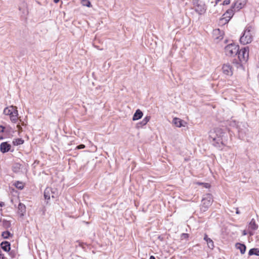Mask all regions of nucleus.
<instances>
[{"label": "nucleus", "instance_id": "1", "mask_svg": "<svg viewBox=\"0 0 259 259\" xmlns=\"http://www.w3.org/2000/svg\"><path fill=\"white\" fill-rule=\"evenodd\" d=\"M225 133L220 127H214L209 132L210 139L215 142V146L221 147V145H225L226 139L224 137Z\"/></svg>", "mask_w": 259, "mask_h": 259}, {"label": "nucleus", "instance_id": "2", "mask_svg": "<svg viewBox=\"0 0 259 259\" xmlns=\"http://www.w3.org/2000/svg\"><path fill=\"white\" fill-rule=\"evenodd\" d=\"M254 32L250 26L246 27L244 30L242 35L240 38V42L245 45L252 42L253 38Z\"/></svg>", "mask_w": 259, "mask_h": 259}, {"label": "nucleus", "instance_id": "3", "mask_svg": "<svg viewBox=\"0 0 259 259\" xmlns=\"http://www.w3.org/2000/svg\"><path fill=\"white\" fill-rule=\"evenodd\" d=\"M3 113L5 115L9 116L12 122L16 123L18 119V112L16 106L11 105L6 107Z\"/></svg>", "mask_w": 259, "mask_h": 259}, {"label": "nucleus", "instance_id": "4", "mask_svg": "<svg viewBox=\"0 0 259 259\" xmlns=\"http://www.w3.org/2000/svg\"><path fill=\"white\" fill-rule=\"evenodd\" d=\"M213 202V196L210 194H206L202 199L200 209L202 211H206Z\"/></svg>", "mask_w": 259, "mask_h": 259}, {"label": "nucleus", "instance_id": "5", "mask_svg": "<svg viewBox=\"0 0 259 259\" xmlns=\"http://www.w3.org/2000/svg\"><path fill=\"white\" fill-rule=\"evenodd\" d=\"M209 0H193L195 11L199 15L205 13L206 10V3Z\"/></svg>", "mask_w": 259, "mask_h": 259}, {"label": "nucleus", "instance_id": "6", "mask_svg": "<svg viewBox=\"0 0 259 259\" xmlns=\"http://www.w3.org/2000/svg\"><path fill=\"white\" fill-rule=\"evenodd\" d=\"M239 50V46L235 44H231L227 45L225 48V52L226 55L233 56L237 54Z\"/></svg>", "mask_w": 259, "mask_h": 259}, {"label": "nucleus", "instance_id": "7", "mask_svg": "<svg viewBox=\"0 0 259 259\" xmlns=\"http://www.w3.org/2000/svg\"><path fill=\"white\" fill-rule=\"evenodd\" d=\"M249 48L248 47H244L240 50H239L237 54L240 63H244L247 61L249 58Z\"/></svg>", "mask_w": 259, "mask_h": 259}, {"label": "nucleus", "instance_id": "8", "mask_svg": "<svg viewBox=\"0 0 259 259\" xmlns=\"http://www.w3.org/2000/svg\"><path fill=\"white\" fill-rule=\"evenodd\" d=\"M58 196V191L56 188H47L44 192V197L46 199L49 200L51 198H56Z\"/></svg>", "mask_w": 259, "mask_h": 259}, {"label": "nucleus", "instance_id": "9", "mask_svg": "<svg viewBox=\"0 0 259 259\" xmlns=\"http://www.w3.org/2000/svg\"><path fill=\"white\" fill-rule=\"evenodd\" d=\"M247 0H235L232 5V8L236 11H239L246 5Z\"/></svg>", "mask_w": 259, "mask_h": 259}, {"label": "nucleus", "instance_id": "10", "mask_svg": "<svg viewBox=\"0 0 259 259\" xmlns=\"http://www.w3.org/2000/svg\"><path fill=\"white\" fill-rule=\"evenodd\" d=\"M222 71L226 75L231 76L233 74V69L229 63L224 64L223 65Z\"/></svg>", "mask_w": 259, "mask_h": 259}, {"label": "nucleus", "instance_id": "11", "mask_svg": "<svg viewBox=\"0 0 259 259\" xmlns=\"http://www.w3.org/2000/svg\"><path fill=\"white\" fill-rule=\"evenodd\" d=\"M172 123L177 127H184L186 126L187 123L185 121L177 117H175L172 120Z\"/></svg>", "mask_w": 259, "mask_h": 259}, {"label": "nucleus", "instance_id": "12", "mask_svg": "<svg viewBox=\"0 0 259 259\" xmlns=\"http://www.w3.org/2000/svg\"><path fill=\"white\" fill-rule=\"evenodd\" d=\"M213 36L214 39H221L223 38V33L219 29H215L213 30Z\"/></svg>", "mask_w": 259, "mask_h": 259}, {"label": "nucleus", "instance_id": "13", "mask_svg": "<svg viewBox=\"0 0 259 259\" xmlns=\"http://www.w3.org/2000/svg\"><path fill=\"white\" fill-rule=\"evenodd\" d=\"M18 212L20 217H23L24 214L26 212V207L25 205L22 203H20L18 205Z\"/></svg>", "mask_w": 259, "mask_h": 259}, {"label": "nucleus", "instance_id": "14", "mask_svg": "<svg viewBox=\"0 0 259 259\" xmlns=\"http://www.w3.org/2000/svg\"><path fill=\"white\" fill-rule=\"evenodd\" d=\"M11 148V145L7 142L2 143L1 144V151L3 153H5L9 151Z\"/></svg>", "mask_w": 259, "mask_h": 259}, {"label": "nucleus", "instance_id": "15", "mask_svg": "<svg viewBox=\"0 0 259 259\" xmlns=\"http://www.w3.org/2000/svg\"><path fill=\"white\" fill-rule=\"evenodd\" d=\"M204 240L206 242L207 246L209 248L213 249L214 247L213 241L207 237L206 234L204 235Z\"/></svg>", "mask_w": 259, "mask_h": 259}, {"label": "nucleus", "instance_id": "16", "mask_svg": "<svg viewBox=\"0 0 259 259\" xmlns=\"http://www.w3.org/2000/svg\"><path fill=\"white\" fill-rule=\"evenodd\" d=\"M143 115V112L140 109H138L134 114L133 120L134 121L139 120L142 117Z\"/></svg>", "mask_w": 259, "mask_h": 259}, {"label": "nucleus", "instance_id": "17", "mask_svg": "<svg viewBox=\"0 0 259 259\" xmlns=\"http://www.w3.org/2000/svg\"><path fill=\"white\" fill-rule=\"evenodd\" d=\"M235 11H234V10L231 8V9L227 10L223 16L230 20L233 16Z\"/></svg>", "mask_w": 259, "mask_h": 259}, {"label": "nucleus", "instance_id": "18", "mask_svg": "<svg viewBox=\"0 0 259 259\" xmlns=\"http://www.w3.org/2000/svg\"><path fill=\"white\" fill-rule=\"evenodd\" d=\"M248 228L251 231L256 230L258 228V225L256 224L253 219H252L249 223Z\"/></svg>", "mask_w": 259, "mask_h": 259}, {"label": "nucleus", "instance_id": "19", "mask_svg": "<svg viewBox=\"0 0 259 259\" xmlns=\"http://www.w3.org/2000/svg\"><path fill=\"white\" fill-rule=\"evenodd\" d=\"M236 247L237 249H239L240 252L242 254H244L246 250V246L245 245L241 244V243H237L236 244Z\"/></svg>", "mask_w": 259, "mask_h": 259}, {"label": "nucleus", "instance_id": "20", "mask_svg": "<svg viewBox=\"0 0 259 259\" xmlns=\"http://www.w3.org/2000/svg\"><path fill=\"white\" fill-rule=\"evenodd\" d=\"M1 246L2 248L6 251H9L10 250V244L8 242L2 243Z\"/></svg>", "mask_w": 259, "mask_h": 259}, {"label": "nucleus", "instance_id": "21", "mask_svg": "<svg viewBox=\"0 0 259 259\" xmlns=\"http://www.w3.org/2000/svg\"><path fill=\"white\" fill-rule=\"evenodd\" d=\"M249 255H259V249L258 248H252L250 249L248 253Z\"/></svg>", "mask_w": 259, "mask_h": 259}, {"label": "nucleus", "instance_id": "22", "mask_svg": "<svg viewBox=\"0 0 259 259\" xmlns=\"http://www.w3.org/2000/svg\"><path fill=\"white\" fill-rule=\"evenodd\" d=\"M24 143V140L22 139L17 138L13 140V143L15 146H18L19 145H21Z\"/></svg>", "mask_w": 259, "mask_h": 259}, {"label": "nucleus", "instance_id": "23", "mask_svg": "<svg viewBox=\"0 0 259 259\" xmlns=\"http://www.w3.org/2000/svg\"><path fill=\"white\" fill-rule=\"evenodd\" d=\"M229 20L227 18L224 17V16L220 19L219 20V24L221 25H225L229 22Z\"/></svg>", "mask_w": 259, "mask_h": 259}, {"label": "nucleus", "instance_id": "24", "mask_svg": "<svg viewBox=\"0 0 259 259\" xmlns=\"http://www.w3.org/2000/svg\"><path fill=\"white\" fill-rule=\"evenodd\" d=\"M81 4L83 6L92 7L91 4L89 0H81Z\"/></svg>", "mask_w": 259, "mask_h": 259}, {"label": "nucleus", "instance_id": "25", "mask_svg": "<svg viewBox=\"0 0 259 259\" xmlns=\"http://www.w3.org/2000/svg\"><path fill=\"white\" fill-rule=\"evenodd\" d=\"M2 236L5 239L8 238L10 236H12V234L9 231H5L2 233Z\"/></svg>", "mask_w": 259, "mask_h": 259}, {"label": "nucleus", "instance_id": "26", "mask_svg": "<svg viewBox=\"0 0 259 259\" xmlns=\"http://www.w3.org/2000/svg\"><path fill=\"white\" fill-rule=\"evenodd\" d=\"M15 186L16 188L19 189H22L24 187V185L22 183L20 182H17L15 184Z\"/></svg>", "mask_w": 259, "mask_h": 259}, {"label": "nucleus", "instance_id": "27", "mask_svg": "<svg viewBox=\"0 0 259 259\" xmlns=\"http://www.w3.org/2000/svg\"><path fill=\"white\" fill-rule=\"evenodd\" d=\"M149 120H150V117L146 116L143 119V120L141 121V123L143 125H145L148 123V122L149 121Z\"/></svg>", "mask_w": 259, "mask_h": 259}, {"label": "nucleus", "instance_id": "28", "mask_svg": "<svg viewBox=\"0 0 259 259\" xmlns=\"http://www.w3.org/2000/svg\"><path fill=\"white\" fill-rule=\"evenodd\" d=\"M188 237L189 234L187 233H183L181 236V238L182 239H187Z\"/></svg>", "mask_w": 259, "mask_h": 259}, {"label": "nucleus", "instance_id": "29", "mask_svg": "<svg viewBox=\"0 0 259 259\" xmlns=\"http://www.w3.org/2000/svg\"><path fill=\"white\" fill-rule=\"evenodd\" d=\"M199 185H203V187L206 188H209L210 187V185L209 183H198Z\"/></svg>", "mask_w": 259, "mask_h": 259}, {"label": "nucleus", "instance_id": "30", "mask_svg": "<svg viewBox=\"0 0 259 259\" xmlns=\"http://www.w3.org/2000/svg\"><path fill=\"white\" fill-rule=\"evenodd\" d=\"M230 3V0H225L223 2L224 5H228Z\"/></svg>", "mask_w": 259, "mask_h": 259}, {"label": "nucleus", "instance_id": "31", "mask_svg": "<svg viewBox=\"0 0 259 259\" xmlns=\"http://www.w3.org/2000/svg\"><path fill=\"white\" fill-rule=\"evenodd\" d=\"M85 148V146L83 144H81V145H79V146H78L77 147V148L78 149H83Z\"/></svg>", "mask_w": 259, "mask_h": 259}, {"label": "nucleus", "instance_id": "32", "mask_svg": "<svg viewBox=\"0 0 259 259\" xmlns=\"http://www.w3.org/2000/svg\"><path fill=\"white\" fill-rule=\"evenodd\" d=\"M4 129H5V127L4 126H3L2 125H0V133L4 132Z\"/></svg>", "mask_w": 259, "mask_h": 259}, {"label": "nucleus", "instance_id": "33", "mask_svg": "<svg viewBox=\"0 0 259 259\" xmlns=\"http://www.w3.org/2000/svg\"><path fill=\"white\" fill-rule=\"evenodd\" d=\"M5 205V204L3 202H0V206L3 207Z\"/></svg>", "mask_w": 259, "mask_h": 259}, {"label": "nucleus", "instance_id": "34", "mask_svg": "<svg viewBox=\"0 0 259 259\" xmlns=\"http://www.w3.org/2000/svg\"><path fill=\"white\" fill-rule=\"evenodd\" d=\"M242 234H243V235H246L247 234V232H246V231L245 230H244L243 231Z\"/></svg>", "mask_w": 259, "mask_h": 259}, {"label": "nucleus", "instance_id": "35", "mask_svg": "<svg viewBox=\"0 0 259 259\" xmlns=\"http://www.w3.org/2000/svg\"><path fill=\"white\" fill-rule=\"evenodd\" d=\"M248 233L250 236L253 235V233L251 232V231H249Z\"/></svg>", "mask_w": 259, "mask_h": 259}, {"label": "nucleus", "instance_id": "36", "mask_svg": "<svg viewBox=\"0 0 259 259\" xmlns=\"http://www.w3.org/2000/svg\"><path fill=\"white\" fill-rule=\"evenodd\" d=\"M149 259H155V257L154 256H151L150 257V258Z\"/></svg>", "mask_w": 259, "mask_h": 259}, {"label": "nucleus", "instance_id": "37", "mask_svg": "<svg viewBox=\"0 0 259 259\" xmlns=\"http://www.w3.org/2000/svg\"><path fill=\"white\" fill-rule=\"evenodd\" d=\"M60 0H54L55 3H58Z\"/></svg>", "mask_w": 259, "mask_h": 259}, {"label": "nucleus", "instance_id": "38", "mask_svg": "<svg viewBox=\"0 0 259 259\" xmlns=\"http://www.w3.org/2000/svg\"><path fill=\"white\" fill-rule=\"evenodd\" d=\"M17 127L19 129V130H21V127H20V126L19 125H17Z\"/></svg>", "mask_w": 259, "mask_h": 259}, {"label": "nucleus", "instance_id": "39", "mask_svg": "<svg viewBox=\"0 0 259 259\" xmlns=\"http://www.w3.org/2000/svg\"><path fill=\"white\" fill-rule=\"evenodd\" d=\"M236 213L237 214H239L240 213V212H239V211L238 209H237Z\"/></svg>", "mask_w": 259, "mask_h": 259}]
</instances>
